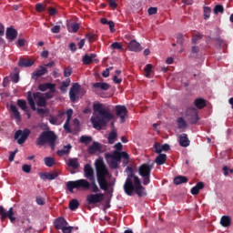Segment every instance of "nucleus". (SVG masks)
<instances>
[{"label": "nucleus", "mask_w": 233, "mask_h": 233, "mask_svg": "<svg viewBox=\"0 0 233 233\" xmlns=\"http://www.w3.org/2000/svg\"><path fill=\"white\" fill-rule=\"evenodd\" d=\"M93 110L95 113L91 116V123L95 130L106 128V125L116 117L110 111V107H105L101 103L94 104Z\"/></svg>", "instance_id": "obj_1"}, {"label": "nucleus", "mask_w": 233, "mask_h": 233, "mask_svg": "<svg viewBox=\"0 0 233 233\" xmlns=\"http://www.w3.org/2000/svg\"><path fill=\"white\" fill-rule=\"evenodd\" d=\"M126 172L127 174V177L124 183L125 194H127V196H132L135 192L138 198H143V196H147V192H145V187L141 185V179H139V177L136 176V171H134V167H127L126 168Z\"/></svg>", "instance_id": "obj_2"}, {"label": "nucleus", "mask_w": 233, "mask_h": 233, "mask_svg": "<svg viewBox=\"0 0 233 233\" xmlns=\"http://www.w3.org/2000/svg\"><path fill=\"white\" fill-rule=\"evenodd\" d=\"M95 165L96 168L97 183L101 190H105V192H106L109 187H112V183L106 180V176H110V173L108 172V169L106 168V166L105 165L103 159H96Z\"/></svg>", "instance_id": "obj_3"}, {"label": "nucleus", "mask_w": 233, "mask_h": 233, "mask_svg": "<svg viewBox=\"0 0 233 233\" xmlns=\"http://www.w3.org/2000/svg\"><path fill=\"white\" fill-rule=\"evenodd\" d=\"M57 140V136L54 131H44L42 132L36 139V145L38 147H45L48 143L52 150L56 148V141Z\"/></svg>", "instance_id": "obj_4"}, {"label": "nucleus", "mask_w": 233, "mask_h": 233, "mask_svg": "<svg viewBox=\"0 0 233 233\" xmlns=\"http://www.w3.org/2000/svg\"><path fill=\"white\" fill-rule=\"evenodd\" d=\"M34 99H37V106H46V97L42 93L35 92L32 95V91L27 92V101L31 107V110L35 111V101Z\"/></svg>", "instance_id": "obj_5"}, {"label": "nucleus", "mask_w": 233, "mask_h": 233, "mask_svg": "<svg viewBox=\"0 0 233 233\" xmlns=\"http://www.w3.org/2000/svg\"><path fill=\"white\" fill-rule=\"evenodd\" d=\"M152 168H154V163H143L138 167V174L142 177L143 185L145 187L150 185V174H152Z\"/></svg>", "instance_id": "obj_6"}, {"label": "nucleus", "mask_w": 233, "mask_h": 233, "mask_svg": "<svg viewBox=\"0 0 233 233\" xmlns=\"http://www.w3.org/2000/svg\"><path fill=\"white\" fill-rule=\"evenodd\" d=\"M66 188L69 192H74V188H83L84 190H88L90 188V184L86 179H78L76 181H68L66 183Z\"/></svg>", "instance_id": "obj_7"}, {"label": "nucleus", "mask_w": 233, "mask_h": 233, "mask_svg": "<svg viewBox=\"0 0 233 233\" xmlns=\"http://www.w3.org/2000/svg\"><path fill=\"white\" fill-rule=\"evenodd\" d=\"M186 119L189 121L190 125H198L199 121V116L198 114V109L196 107H189L186 110Z\"/></svg>", "instance_id": "obj_8"}, {"label": "nucleus", "mask_w": 233, "mask_h": 233, "mask_svg": "<svg viewBox=\"0 0 233 233\" xmlns=\"http://www.w3.org/2000/svg\"><path fill=\"white\" fill-rule=\"evenodd\" d=\"M28 136H30V129H19L15 133V139H16L18 145H23L25 143L26 139H28Z\"/></svg>", "instance_id": "obj_9"}, {"label": "nucleus", "mask_w": 233, "mask_h": 233, "mask_svg": "<svg viewBox=\"0 0 233 233\" xmlns=\"http://www.w3.org/2000/svg\"><path fill=\"white\" fill-rule=\"evenodd\" d=\"M0 216L2 221H5L6 218L10 219L11 223H15V213H14V208H10L8 211H5V208L0 206Z\"/></svg>", "instance_id": "obj_10"}, {"label": "nucleus", "mask_w": 233, "mask_h": 233, "mask_svg": "<svg viewBox=\"0 0 233 233\" xmlns=\"http://www.w3.org/2000/svg\"><path fill=\"white\" fill-rule=\"evenodd\" d=\"M103 199H105V194L103 193L90 194L86 197L88 205H96V203H101Z\"/></svg>", "instance_id": "obj_11"}, {"label": "nucleus", "mask_w": 233, "mask_h": 233, "mask_svg": "<svg viewBox=\"0 0 233 233\" xmlns=\"http://www.w3.org/2000/svg\"><path fill=\"white\" fill-rule=\"evenodd\" d=\"M115 112L117 117H120V123H125L127 115L128 114V109H127V106L121 105L115 106Z\"/></svg>", "instance_id": "obj_12"}, {"label": "nucleus", "mask_w": 233, "mask_h": 233, "mask_svg": "<svg viewBox=\"0 0 233 233\" xmlns=\"http://www.w3.org/2000/svg\"><path fill=\"white\" fill-rule=\"evenodd\" d=\"M81 88V86L77 83H74L69 90V98L71 100V103H76L79 97L77 96V94H79V89Z\"/></svg>", "instance_id": "obj_13"}, {"label": "nucleus", "mask_w": 233, "mask_h": 233, "mask_svg": "<svg viewBox=\"0 0 233 233\" xmlns=\"http://www.w3.org/2000/svg\"><path fill=\"white\" fill-rule=\"evenodd\" d=\"M40 178L43 180L48 179L49 181H52L54 179H56V177H59V173L57 172H53V173H49V172H42L39 173Z\"/></svg>", "instance_id": "obj_14"}, {"label": "nucleus", "mask_w": 233, "mask_h": 233, "mask_svg": "<svg viewBox=\"0 0 233 233\" xmlns=\"http://www.w3.org/2000/svg\"><path fill=\"white\" fill-rule=\"evenodd\" d=\"M85 177L86 179H89V181L96 179L94 177V169L92 168V166L90 164H86L84 167Z\"/></svg>", "instance_id": "obj_15"}, {"label": "nucleus", "mask_w": 233, "mask_h": 233, "mask_svg": "<svg viewBox=\"0 0 233 233\" xmlns=\"http://www.w3.org/2000/svg\"><path fill=\"white\" fill-rule=\"evenodd\" d=\"M46 74H48V69L43 66H40L39 69H36L35 72L32 73V77L33 79L36 80L38 77L46 76Z\"/></svg>", "instance_id": "obj_16"}, {"label": "nucleus", "mask_w": 233, "mask_h": 233, "mask_svg": "<svg viewBox=\"0 0 233 233\" xmlns=\"http://www.w3.org/2000/svg\"><path fill=\"white\" fill-rule=\"evenodd\" d=\"M54 225L56 230H63L64 228L66 227V225H68V223L66 222L65 218H58L55 220Z\"/></svg>", "instance_id": "obj_17"}, {"label": "nucleus", "mask_w": 233, "mask_h": 233, "mask_svg": "<svg viewBox=\"0 0 233 233\" xmlns=\"http://www.w3.org/2000/svg\"><path fill=\"white\" fill-rule=\"evenodd\" d=\"M38 90H40V92H46V90H51V92H56V84H52V83L40 84L38 86Z\"/></svg>", "instance_id": "obj_18"}, {"label": "nucleus", "mask_w": 233, "mask_h": 233, "mask_svg": "<svg viewBox=\"0 0 233 233\" xmlns=\"http://www.w3.org/2000/svg\"><path fill=\"white\" fill-rule=\"evenodd\" d=\"M5 37L8 41H15L17 38V30L8 27L5 32Z\"/></svg>", "instance_id": "obj_19"}, {"label": "nucleus", "mask_w": 233, "mask_h": 233, "mask_svg": "<svg viewBox=\"0 0 233 233\" xmlns=\"http://www.w3.org/2000/svg\"><path fill=\"white\" fill-rule=\"evenodd\" d=\"M128 50H130V52H141L143 48H141V44L137 41L131 40L128 44Z\"/></svg>", "instance_id": "obj_20"}, {"label": "nucleus", "mask_w": 233, "mask_h": 233, "mask_svg": "<svg viewBox=\"0 0 233 233\" xmlns=\"http://www.w3.org/2000/svg\"><path fill=\"white\" fill-rule=\"evenodd\" d=\"M33 65H34V61L28 58L20 57L18 61V66H20L21 68H28L30 66H33Z\"/></svg>", "instance_id": "obj_21"}, {"label": "nucleus", "mask_w": 233, "mask_h": 233, "mask_svg": "<svg viewBox=\"0 0 233 233\" xmlns=\"http://www.w3.org/2000/svg\"><path fill=\"white\" fill-rule=\"evenodd\" d=\"M93 88L106 91L110 88V85L106 82H96L93 84Z\"/></svg>", "instance_id": "obj_22"}, {"label": "nucleus", "mask_w": 233, "mask_h": 233, "mask_svg": "<svg viewBox=\"0 0 233 233\" xmlns=\"http://www.w3.org/2000/svg\"><path fill=\"white\" fill-rule=\"evenodd\" d=\"M70 150H72V145L68 144L64 146L63 149H60L56 152V156L59 157H63V156H68L70 154Z\"/></svg>", "instance_id": "obj_23"}, {"label": "nucleus", "mask_w": 233, "mask_h": 233, "mask_svg": "<svg viewBox=\"0 0 233 233\" xmlns=\"http://www.w3.org/2000/svg\"><path fill=\"white\" fill-rule=\"evenodd\" d=\"M179 145L180 147H189L190 146V140L188 139V135L183 133L179 136Z\"/></svg>", "instance_id": "obj_24"}, {"label": "nucleus", "mask_w": 233, "mask_h": 233, "mask_svg": "<svg viewBox=\"0 0 233 233\" xmlns=\"http://www.w3.org/2000/svg\"><path fill=\"white\" fill-rule=\"evenodd\" d=\"M10 111L12 112L15 121L19 123V121H21V113L19 112V109H17V106L15 105H11Z\"/></svg>", "instance_id": "obj_25"}, {"label": "nucleus", "mask_w": 233, "mask_h": 233, "mask_svg": "<svg viewBox=\"0 0 233 233\" xmlns=\"http://www.w3.org/2000/svg\"><path fill=\"white\" fill-rule=\"evenodd\" d=\"M203 188H205V184L203 182H198L191 188V194L193 196H198V194H199V190H203Z\"/></svg>", "instance_id": "obj_26"}, {"label": "nucleus", "mask_w": 233, "mask_h": 233, "mask_svg": "<svg viewBox=\"0 0 233 233\" xmlns=\"http://www.w3.org/2000/svg\"><path fill=\"white\" fill-rule=\"evenodd\" d=\"M98 150H101V145L97 142H93V145L88 147L87 152L88 154H96Z\"/></svg>", "instance_id": "obj_27"}, {"label": "nucleus", "mask_w": 233, "mask_h": 233, "mask_svg": "<svg viewBox=\"0 0 233 233\" xmlns=\"http://www.w3.org/2000/svg\"><path fill=\"white\" fill-rule=\"evenodd\" d=\"M96 56L97 55L96 54L85 55L82 58V61L85 65H90L94 61V58L96 57Z\"/></svg>", "instance_id": "obj_28"}, {"label": "nucleus", "mask_w": 233, "mask_h": 233, "mask_svg": "<svg viewBox=\"0 0 233 233\" xmlns=\"http://www.w3.org/2000/svg\"><path fill=\"white\" fill-rule=\"evenodd\" d=\"M194 105L198 110H202V108L207 106V102L203 98H197L194 102Z\"/></svg>", "instance_id": "obj_29"}, {"label": "nucleus", "mask_w": 233, "mask_h": 233, "mask_svg": "<svg viewBox=\"0 0 233 233\" xmlns=\"http://www.w3.org/2000/svg\"><path fill=\"white\" fill-rule=\"evenodd\" d=\"M155 163H157V165H165V163H167V155L165 154H159L156 159H155Z\"/></svg>", "instance_id": "obj_30"}, {"label": "nucleus", "mask_w": 233, "mask_h": 233, "mask_svg": "<svg viewBox=\"0 0 233 233\" xmlns=\"http://www.w3.org/2000/svg\"><path fill=\"white\" fill-rule=\"evenodd\" d=\"M116 139H117V132H116V130H112L107 137L109 145H114V143H116Z\"/></svg>", "instance_id": "obj_31"}, {"label": "nucleus", "mask_w": 233, "mask_h": 233, "mask_svg": "<svg viewBox=\"0 0 233 233\" xmlns=\"http://www.w3.org/2000/svg\"><path fill=\"white\" fill-rule=\"evenodd\" d=\"M177 123V128L179 130H183V128H187V127H188V124H187V121L185 120V118H183V116L178 117Z\"/></svg>", "instance_id": "obj_32"}, {"label": "nucleus", "mask_w": 233, "mask_h": 233, "mask_svg": "<svg viewBox=\"0 0 233 233\" xmlns=\"http://www.w3.org/2000/svg\"><path fill=\"white\" fill-rule=\"evenodd\" d=\"M183 183H188V177L183 176H177L174 178L175 185H181Z\"/></svg>", "instance_id": "obj_33"}, {"label": "nucleus", "mask_w": 233, "mask_h": 233, "mask_svg": "<svg viewBox=\"0 0 233 233\" xmlns=\"http://www.w3.org/2000/svg\"><path fill=\"white\" fill-rule=\"evenodd\" d=\"M67 165L74 168V170H77L79 168V160L77 158H70Z\"/></svg>", "instance_id": "obj_34"}, {"label": "nucleus", "mask_w": 233, "mask_h": 233, "mask_svg": "<svg viewBox=\"0 0 233 233\" xmlns=\"http://www.w3.org/2000/svg\"><path fill=\"white\" fill-rule=\"evenodd\" d=\"M231 223H232V220L230 219V217H228V216H223V217L221 218V219H220V225H221L222 227L227 228V227H228L229 225H231Z\"/></svg>", "instance_id": "obj_35"}, {"label": "nucleus", "mask_w": 233, "mask_h": 233, "mask_svg": "<svg viewBox=\"0 0 233 233\" xmlns=\"http://www.w3.org/2000/svg\"><path fill=\"white\" fill-rule=\"evenodd\" d=\"M17 106L21 108L24 112H28V106H26V100L18 99L17 100Z\"/></svg>", "instance_id": "obj_36"}, {"label": "nucleus", "mask_w": 233, "mask_h": 233, "mask_svg": "<svg viewBox=\"0 0 233 233\" xmlns=\"http://www.w3.org/2000/svg\"><path fill=\"white\" fill-rule=\"evenodd\" d=\"M67 30L68 32H73L74 34H76V32L79 30V24L75 22L71 24H67Z\"/></svg>", "instance_id": "obj_37"}, {"label": "nucleus", "mask_w": 233, "mask_h": 233, "mask_svg": "<svg viewBox=\"0 0 233 233\" xmlns=\"http://www.w3.org/2000/svg\"><path fill=\"white\" fill-rule=\"evenodd\" d=\"M46 167H54L56 165V159L52 157H46L44 158Z\"/></svg>", "instance_id": "obj_38"}, {"label": "nucleus", "mask_w": 233, "mask_h": 233, "mask_svg": "<svg viewBox=\"0 0 233 233\" xmlns=\"http://www.w3.org/2000/svg\"><path fill=\"white\" fill-rule=\"evenodd\" d=\"M70 210H77L79 208V201L77 199H72L69 202Z\"/></svg>", "instance_id": "obj_39"}, {"label": "nucleus", "mask_w": 233, "mask_h": 233, "mask_svg": "<svg viewBox=\"0 0 233 233\" xmlns=\"http://www.w3.org/2000/svg\"><path fill=\"white\" fill-rule=\"evenodd\" d=\"M216 41V46H218V48H221V46H227V41L223 40L219 37L214 38Z\"/></svg>", "instance_id": "obj_40"}, {"label": "nucleus", "mask_w": 233, "mask_h": 233, "mask_svg": "<svg viewBox=\"0 0 233 233\" xmlns=\"http://www.w3.org/2000/svg\"><path fill=\"white\" fill-rule=\"evenodd\" d=\"M70 86V78H66V81L62 82V85L60 86L61 92H66V88Z\"/></svg>", "instance_id": "obj_41"}, {"label": "nucleus", "mask_w": 233, "mask_h": 233, "mask_svg": "<svg viewBox=\"0 0 233 233\" xmlns=\"http://www.w3.org/2000/svg\"><path fill=\"white\" fill-rule=\"evenodd\" d=\"M80 143H84V145H90V143H92V137L82 136L80 137Z\"/></svg>", "instance_id": "obj_42"}, {"label": "nucleus", "mask_w": 233, "mask_h": 233, "mask_svg": "<svg viewBox=\"0 0 233 233\" xmlns=\"http://www.w3.org/2000/svg\"><path fill=\"white\" fill-rule=\"evenodd\" d=\"M90 181H91L90 187L92 192H94L95 194H97V192H100L99 187H97V184H96V178Z\"/></svg>", "instance_id": "obj_43"}, {"label": "nucleus", "mask_w": 233, "mask_h": 233, "mask_svg": "<svg viewBox=\"0 0 233 233\" xmlns=\"http://www.w3.org/2000/svg\"><path fill=\"white\" fill-rule=\"evenodd\" d=\"M86 39H88L89 43H94V42L97 41V35H96L93 33H87L86 35Z\"/></svg>", "instance_id": "obj_44"}, {"label": "nucleus", "mask_w": 233, "mask_h": 233, "mask_svg": "<svg viewBox=\"0 0 233 233\" xmlns=\"http://www.w3.org/2000/svg\"><path fill=\"white\" fill-rule=\"evenodd\" d=\"M152 64H147L144 68V72L146 73V77H150V74H152Z\"/></svg>", "instance_id": "obj_45"}, {"label": "nucleus", "mask_w": 233, "mask_h": 233, "mask_svg": "<svg viewBox=\"0 0 233 233\" xmlns=\"http://www.w3.org/2000/svg\"><path fill=\"white\" fill-rule=\"evenodd\" d=\"M225 12V7L222 5H217L214 7V14H223Z\"/></svg>", "instance_id": "obj_46"}, {"label": "nucleus", "mask_w": 233, "mask_h": 233, "mask_svg": "<svg viewBox=\"0 0 233 233\" xmlns=\"http://www.w3.org/2000/svg\"><path fill=\"white\" fill-rule=\"evenodd\" d=\"M35 10H36V12L41 14V12H45V10H46V5H45L41 3H38L35 5Z\"/></svg>", "instance_id": "obj_47"}, {"label": "nucleus", "mask_w": 233, "mask_h": 233, "mask_svg": "<svg viewBox=\"0 0 233 233\" xmlns=\"http://www.w3.org/2000/svg\"><path fill=\"white\" fill-rule=\"evenodd\" d=\"M110 46L113 50H123V45L119 42H115Z\"/></svg>", "instance_id": "obj_48"}, {"label": "nucleus", "mask_w": 233, "mask_h": 233, "mask_svg": "<svg viewBox=\"0 0 233 233\" xmlns=\"http://www.w3.org/2000/svg\"><path fill=\"white\" fill-rule=\"evenodd\" d=\"M49 123L51 125H58L59 124V118L57 116H54L52 115L49 116Z\"/></svg>", "instance_id": "obj_49"}, {"label": "nucleus", "mask_w": 233, "mask_h": 233, "mask_svg": "<svg viewBox=\"0 0 233 233\" xmlns=\"http://www.w3.org/2000/svg\"><path fill=\"white\" fill-rule=\"evenodd\" d=\"M177 43H178V45L183 46V45L185 43V36L183 35V34H178L177 35Z\"/></svg>", "instance_id": "obj_50"}, {"label": "nucleus", "mask_w": 233, "mask_h": 233, "mask_svg": "<svg viewBox=\"0 0 233 233\" xmlns=\"http://www.w3.org/2000/svg\"><path fill=\"white\" fill-rule=\"evenodd\" d=\"M22 170L23 172H25V174H30V172H32V166L28 164L23 165Z\"/></svg>", "instance_id": "obj_51"}, {"label": "nucleus", "mask_w": 233, "mask_h": 233, "mask_svg": "<svg viewBox=\"0 0 233 233\" xmlns=\"http://www.w3.org/2000/svg\"><path fill=\"white\" fill-rule=\"evenodd\" d=\"M210 12H212V10H210V7H204V19H208V17H210Z\"/></svg>", "instance_id": "obj_52"}, {"label": "nucleus", "mask_w": 233, "mask_h": 233, "mask_svg": "<svg viewBox=\"0 0 233 233\" xmlns=\"http://www.w3.org/2000/svg\"><path fill=\"white\" fill-rule=\"evenodd\" d=\"M72 76V67H66L64 69V77H70Z\"/></svg>", "instance_id": "obj_53"}, {"label": "nucleus", "mask_w": 233, "mask_h": 233, "mask_svg": "<svg viewBox=\"0 0 233 233\" xmlns=\"http://www.w3.org/2000/svg\"><path fill=\"white\" fill-rule=\"evenodd\" d=\"M199 39H203V35H201V34L194 35L192 38L193 45H196Z\"/></svg>", "instance_id": "obj_54"}, {"label": "nucleus", "mask_w": 233, "mask_h": 233, "mask_svg": "<svg viewBox=\"0 0 233 233\" xmlns=\"http://www.w3.org/2000/svg\"><path fill=\"white\" fill-rule=\"evenodd\" d=\"M64 129L66 130V132H67V134L72 133V129L70 128V121H66V123L64 124Z\"/></svg>", "instance_id": "obj_55"}, {"label": "nucleus", "mask_w": 233, "mask_h": 233, "mask_svg": "<svg viewBox=\"0 0 233 233\" xmlns=\"http://www.w3.org/2000/svg\"><path fill=\"white\" fill-rule=\"evenodd\" d=\"M113 158H114L115 161H121V152L114 151Z\"/></svg>", "instance_id": "obj_56"}, {"label": "nucleus", "mask_w": 233, "mask_h": 233, "mask_svg": "<svg viewBox=\"0 0 233 233\" xmlns=\"http://www.w3.org/2000/svg\"><path fill=\"white\" fill-rule=\"evenodd\" d=\"M11 81L13 83H19V74L14 73L13 75H11Z\"/></svg>", "instance_id": "obj_57"}, {"label": "nucleus", "mask_w": 233, "mask_h": 233, "mask_svg": "<svg viewBox=\"0 0 233 233\" xmlns=\"http://www.w3.org/2000/svg\"><path fill=\"white\" fill-rule=\"evenodd\" d=\"M54 94H56V92H52V90H49V92L45 93L43 96L44 97H46V99H52L54 97Z\"/></svg>", "instance_id": "obj_58"}, {"label": "nucleus", "mask_w": 233, "mask_h": 233, "mask_svg": "<svg viewBox=\"0 0 233 233\" xmlns=\"http://www.w3.org/2000/svg\"><path fill=\"white\" fill-rule=\"evenodd\" d=\"M17 152H19V149H15V151H11L9 153V161L12 162L14 161L15 157V154H17Z\"/></svg>", "instance_id": "obj_59"}, {"label": "nucleus", "mask_w": 233, "mask_h": 233, "mask_svg": "<svg viewBox=\"0 0 233 233\" xmlns=\"http://www.w3.org/2000/svg\"><path fill=\"white\" fill-rule=\"evenodd\" d=\"M154 148L156 154H161V152H163V149H161V146H159L157 143L154 145Z\"/></svg>", "instance_id": "obj_60"}, {"label": "nucleus", "mask_w": 233, "mask_h": 233, "mask_svg": "<svg viewBox=\"0 0 233 233\" xmlns=\"http://www.w3.org/2000/svg\"><path fill=\"white\" fill-rule=\"evenodd\" d=\"M66 116H67L66 121H71V119H72V115L74 114V110L68 109V110L66 112Z\"/></svg>", "instance_id": "obj_61"}, {"label": "nucleus", "mask_w": 233, "mask_h": 233, "mask_svg": "<svg viewBox=\"0 0 233 233\" xmlns=\"http://www.w3.org/2000/svg\"><path fill=\"white\" fill-rule=\"evenodd\" d=\"M35 110H36L37 114H39V116H43L44 114H48V109L37 108Z\"/></svg>", "instance_id": "obj_62"}, {"label": "nucleus", "mask_w": 233, "mask_h": 233, "mask_svg": "<svg viewBox=\"0 0 233 233\" xmlns=\"http://www.w3.org/2000/svg\"><path fill=\"white\" fill-rule=\"evenodd\" d=\"M36 203L37 205H45L46 201L42 197H36Z\"/></svg>", "instance_id": "obj_63"}, {"label": "nucleus", "mask_w": 233, "mask_h": 233, "mask_svg": "<svg viewBox=\"0 0 233 233\" xmlns=\"http://www.w3.org/2000/svg\"><path fill=\"white\" fill-rule=\"evenodd\" d=\"M74 228H72V227H66V226H65L64 228H63V229H62V232L63 233H72V229H73Z\"/></svg>", "instance_id": "obj_64"}]
</instances>
